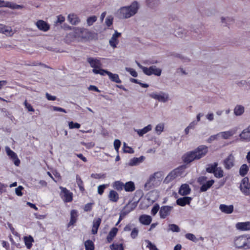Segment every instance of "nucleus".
<instances>
[{
  "mask_svg": "<svg viewBox=\"0 0 250 250\" xmlns=\"http://www.w3.org/2000/svg\"><path fill=\"white\" fill-rule=\"evenodd\" d=\"M67 20L72 25H77L80 22L81 20L78 16L74 14H70L67 17Z\"/></svg>",
  "mask_w": 250,
  "mask_h": 250,
  "instance_id": "4be33fe9",
  "label": "nucleus"
},
{
  "mask_svg": "<svg viewBox=\"0 0 250 250\" xmlns=\"http://www.w3.org/2000/svg\"><path fill=\"white\" fill-rule=\"evenodd\" d=\"M223 164L227 170H229L234 167L235 164L234 155L232 153L229 154L224 159Z\"/></svg>",
  "mask_w": 250,
  "mask_h": 250,
  "instance_id": "39448f33",
  "label": "nucleus"
},
{
  "mask_svg": "<svg viewBox=\"0 0 250 250\" xmlns=\"http://www.w3.org/2000/svg\"><path fill=\"white\" fill-rule=\"evenodd\" d=\"M68 126L69 128H79L80 127V125L79 123H74L73 122H70L68 123Z\"/></svg>",
  "mask_w": 250,
  "mask_h": 250,
  "instance_id": "5fc2aeb1",
  "label": "nucleus"
},
{
  "mask_svg": "<svg viewBox=\"0 0 250 250\" xmlns=\"http://www.w3.org/2000/svg\"><path fill=\"white\" fill-rule=\"evenodd\" d=\"M249 169V167L246 164H243L239 169L240 175L242 176H244L247 174Z\"/></svg>",
  "mask_w": 250,
  "mask_h": 250,
  "instance_id": "c9c22d12",
  "label": "nucleus"
},
{
  "mask_svg": "<svg viewBox=\"0 0 250 250\" xmlns=\"http://www.w3.org/2000/svg\"><path fill=\"white\" fill-rule=\"evenodd\" d=\"M106 186L105 185H102L98 187V192L100 195H102L105 189Z\"/></svg>",
  "mask_w": 250,
  "mask_h": 250,
  "instance_id": "0e129e2a",
  "label": "nucleus"
},
{
  "mask_svg": "<svg viewBox=\"0 0 250 250\" xmlns=\"http://www.w3.org/2000/svg\"><path fill=\"white\" fill-rule=\"evenodd\" d=\"M135 207L136 206L134 205V203H129L124 208L127 210H129L130 212L131 211H132L135 208Z\"/></svg>",
  "mask_w": 250,
  "mask_h": 250,
  "instance_id": "603ef678",
  "label": "nucleus"
},
{
  "mask_svg": "<svg viewBox=\"0 0 250 250\" xmlns=\"http://www.w3.org/2000/svg\"><path fill=\"white\" fill-rule=\"evenodd\" d=\"M97 18L96 16H92L88 17L86 20V23L88 26L92 25L97 21Z\"/></svg>",
  "mask_w": 250,
  "mask_h": 250,
  "instance_id": "c03bdc74",
  "label": "nucleus"
},
{
  "mask_svg": "<svg viewBox=\"0 0 250 250\" xmlns=\"http://www.w3.org/2000/svg\"><path fill=\"white\" fill-rule=\"evenodd\" d=\"M23 240L26 248L28 249H30L32 247V243L34 242L33 238L31 235L24 236Z\"/></svg>",
  "mask_w": 250,
  "mask_h": 250,
  "instance_id": "cd10ccee",
  "label": "nucleus"
},
{
  "mask_svg": "<svg viewBox=\"0 0 250 250\" xmlns=\"http://www.w3.org/2000/svg\"><path fill=\"white\" fill-rule=\"evenodd\" d=\"M244 112V108L243 106L238 105L234 109V113L236 116L242 115Z\"/></svg>",
  "mask_w": 250,
  "mask_h": 250,
  "instance_id": "e433bc0d",
  "label": "nucleus"
},
{
  "mask_svg": "<svg viewBox=\"0 0 250 250\" xmlns=\"http://www.w3.org/2000/svg\"><path fill=\"white\" fill-rule=\"evenodd\" d=\"M77 219V211L75 210H72L71 211V220L69 223V226L72 225L76 222Z\"/></svg>",
  "mask_w": 250,
  "mask_h": 250,
  "instance_id": "a19ab883",
  "label": "nucleus"
},
{
  "mask_svg": "<svg viewBox=\"0 0 250 250\" xmlns=\"http://www.w3.org/2000/svg\"><path fill=\"white\" fill-rule=\"evenodd\" d=\"M76 182L80 188V189L82 191H83L84 188L83 186V181L81 179V178L78 175H77V176H76Z\"/></svg>",
  "mask_w": 250,
  "mask_h": 250,
  "instance_id": "09e8293b",
  "label": "nucleus"
},
{
  "mask_svg": "<svg viewBox=\"0 0 250 250\" xmlns=\"http://www.w3.org/2000/svg\"><path fill=\"white\" fill-rule=\"evenodd\" d=\"M183 160L185 163H190L196 160L193 151L189 152L183 156Z\"/></svg>",
  "mask_w": 250,
  "mask_h": 250,
  "instance_id": "393cba45",
  "label": "nucleus"
},
{
  "mask_svg": "<svg viewBox=\"0 0 250 250\" xmlns=\"http://www.w3.org/2000/svg\"><path fill=\"white\" fill-rule=\"evenodd\" d=\"M23 189V188L22 186H19L18 188H16L15 189V192L16 194L18 196H21L22 195V193L21 192V190Z\"/></svg>",
  "mask_w": 250,
  "mask_h": 250,
  "instance_id": "052dcab7",
  "label": "nucleus"
},
{
  "mask_svg": "<svg viewBox=\"0 0 250 250\" xmlns=\"http://www.w3.org/2000/svg\"><path fill=\"white\" fill-rule=\"evenodd\" d=\"M113 188L117 190H121L124 187V184L123 183L120 181H116L113 183Z\"/></svg>",
  "mask_w": 250,
  "mask_h": 250,
  "instance_id": "79ce46f5",
  "label": "nucleus"
},
{
  "mask_svg": "<svg viewBox=\"0 0 250 250\" xmlns=\"http://www.w3.org/2000/svg\"><path fill=\"white\" fill-rule=\"evenodd\" d=\"M110 248L111 250H124V247L122 244H112L110 245Z\"/></svg>",
  "mask_w": 250,
  "mask_h": 250,
  "instance_id": "49530a36",
  "label": "nucleus"
},
{
  "mask_svg": "<svg viewBox=\"0 0 250 250\" xmlns=\"http://www.w3.org/2000/svg\"><path fill=\"white\" fill-rule=\"evenodd\" d=\"M85 250H94V245L93 242L90 240L86 241L84 243Z\"/></svg>",
  "mask_w": 250,
  "mask_h": 250,
  "instance_id": "ea45409f",
  "label": "nucleus"
},
{
  "mask_svg": "<svg viewBox=\"0 0 250 250\" xmlns=\"http://www.w3.org/2000/svg\"><path fill=\"white\" fill-rule=\"evenodd\" d=\"M125 190L127 192L133 191L135 189V187L134 183L131 181L126 182L124 185Z\"/></svg>",
  "mask_w": 250,
  "mask_h": 250,
  "instance_id": "7c9ffc66",
  "label": "nucleus"
},
{
  "mask_svg": "<svg viewBox=\"0 0 250 250\" xmlns=\"http://www.w3.org/2000/svg\"><path fill=\"white\" fill-rule=\"evenodd\" d=\"M113 19L111 16H108L106 18L105 22L107 26L109 27L112 24Z\"/></svg>",
  "mask_w": 250,
  "mask_h": 250,
  "instance_id": "bf43d9fd",
  "label": "nucleus"
},
{
  "mask_svg": "<svg viewBox=\"0 0 250 250\" xmlns=\"http://www.w3.org/2000/svg\"><path fill=\"white\" fill-rule=\"evenodd\" d=\"M190 191L191 189L189 186L187 184H184L181 186L178 192L181 195L184 196L189 194Z\"/></svg>",
  "mask_w": 250,
  "mask_h": 250,
  "instance_id": "aec40b11",
  "label": "nucleus"
},
{
  "mask_svg": "<svg viewBox=\"0 0 250 250\" xmlns=\"http://www.w3.org/2000/svg\"><path fill=\"white\" fill-rule=\"evenodd\" d=\"M138 9V3L137 1H134L130 6L122 7L120 9V13L124 18L127 19L134 15L137 12Z\"/></svg>",
  "mask_w": 250,
  "mask_h": 250,
  "instance_id": "f03ea898",
  "label": "nucleus"
},
{
  "mask_svg": "<svg viewBox=\"0 0 250 250\" xmlns=\"http://www.w3.org/2000/svg\"><path fill=\"white\" fill-rule=\"evenodd\" d=\"M123 150L125 152L129 153H132L134 152L133 150L130 147L126 146L125 143H124Z\"/></svg>",
  "mask_w": 250,
  "mask_h": 250,
  "instance_id": "6e6d98bb",
  "label": "nucleus"
},
{
  "mask_svg": "<svg viewBox=\"0 0 250 250\" xmlns=\"http://www.w3.org/2000/svg\"><path fill=\"white\" fill-rule=\"evenodd\" d=\"M208 152V148L206 146H200L193 151L196 160L205 156Z\"/></svg>",
  "mask_w": 250,
  "mask_h": 250,
  "instance_id": "0eeeda50",
  "label": "nucleus"
},
{
  "mask_svg": "<svg viewBox=\"0 0 250 250\" xmlns=\"http://www.w3.org/2000/svg\"><path fill=\"white\" fill-rule=\"evenodd\" d=\"M108 76L109 77V78L112 82H115L118 83H121L122 82L120 80V79H119V76L118 74L112 73L111 72H109L108 74Z\"/></svg>",
  "mask_w": 250,
  "mask_h": 250,
  "instance_id": "473e14b6",
  "label": "nucleus"
},
{
  "mask_svg": "<svg viewBox=\"0 0 250 250\" xmlns=\"http://www.w3.org/2000/svg\"><path fill=\"white\" fill-rule=\"evenodd\" d=\"M125 69L127 71L129 72L133 77H136L137 76V73L134 69L130 68H126Z\"/></svg>",
  "mask_w": 250,
  "mask_h": 250,
  "instance_id": "69168bd1",
  "label": "nucleus"
},
{
  "mask_svg": "<svg viewBox=\"0 0 250 250\" xmlns=\"http://www.w3.org/2000/svg\"><path fill=\"white\" fill-rule=\"evenodd\" d=\"M237 229L241 231H247L250 230V222H240L236 224Z\"/></svg>",
  "mask_w": 250,
  "mask_h": 250,
  "instance_id": "a211bd4d",
  "label": "nucleus"
},
{
  "mask_svg": "<svg viewBox=\"0 0 250 250\" xmlns=\"http://www.w3.org/2000/svg\"><path fill=\"white\" fill-rule=\"evenodd\" d=\"M143 159L144 157L143 156H141L139 158H134L130 160L129 165L130 166L137 165L140 163L143 160Z\"/></svg>",
  "mask_w": 250,
  "mask_h": 250,
  "instance_id": "58836bf2",
  "label": "nucleus"
},
{
  "mask_svg": "<svg viewBox=\"0 0 250 250\" xmlns=\"http://www.w3.org/2000/svg\"><path fill=\"white\" fill-rule=\"evenodd\" d=\"M88 32V30L83 28H75L74 31L68 34L67 37L80 42L86 39Z\"/></svg>",
  "mask_w": 250,
  "mask_h": 250,
  "instance_id": "7ed1b4c3",
  "label": "nucleus"
},
{
  "mask_svg": "<svg viewBox=\"0 0 250 250\" xmlns=\"http://www.w3.org/2000/svg\"><path fill=\"white\" fill-rule=\"evenodd\" d=\"M60 188L61 189V196L63 201L65 202H71L73 199L72 193L65 188L60 187Z\"/></svg>",
  "mask_w": 250,
  "mask_h": 250,
  "instance_id": "6e6552de",
  "label": "nucleus"
},
{
  "mask_svg": "<svg viewBox=\"0 0 250 250\" xmlns=\"http://www.w3.org/2000/svg\"><path fill=\"white\" fill-rule=\"evenodd\" d=\"M186 237L187 239H188L190 240H191L192 241H195L196 240V238L195 236L192 233H187L186 235Z\"/></svg>",
  "mask_w": 250,
  "mask_h": 250,
  "instance_id": "e2e57ef3",
  "label": "nucleus"
},
{
  "mask_svg": "<svg viewBox=\"0 0 250 250\" xmlns=\"http://www.w3.org/2000/svg\"><path fill=\"white\" fill-rule=\"evenodd\" d=\"M240 189L241 191L247 196L250 195V184L247 177L244 178L241 183Z\"/></svg>",
  "mask_w": 250,
  "mask_h": 250,
  "instance_id": "1a4fd4ad",
  "label": "nucleus"
},
{
  "mask_svg": "<svg viewBox=\"0 0 250 250\" xmlns=\"http://www.w3.org/2000/svg\"><path fill=\"white\" fill-rule=\"evenodd\" d=\"M121 141L118 139H116L114 142V146L115 149L116 150V151H119V149L121 146Z\"/></svg>",
  "mask_w": 250,
  "mask_h": 250,
  "instance_id": "4d7b16f0",
  "label": "nucleus"
},
{
  "mask_svg": "<svg viewBox=\"0 0 250 250\" xmlns=\"http://www.w3.org/2000/svg\"><path fill=\"white\" fill-rule=\"evenodd\" d=\"M91 177L95 179H101L104 178L105 175L104 174L93 173L91 175Z\"/></svg>",
  "mask_w": 250,
  "mask_h": 250,
  "instance_id": "13d9d810",
  "label": "nucleus"
},
{
  "mask_svg": "<svg viewBox=\"0 0 250 250\" xmlns=\"http://www.w3.org/2000/svg\"><path fill=\"white\" fill-rule=\"evenodd\" d=\"M118 232V229L116 228H113L109 231L108 236H107V241L108 243L112 241L114 237L116 236Z\"/></svg>",
  "mask_w": 250,
  "mask_h": 250,
  "instance_id": "c85d7f7f",
  "label": "nucleus"
},
{
  "mask_svg": "<svg viewBox=\"0 0 250 250\" xmlns=\"http://www.w3.org/2000/svg\"><path fill=\"white\" fill-rule=\"evenodd\" d=\"M140 222L145 225H149L152 221V218L148 215H142L139 217Z\"/></svg>",
  "mask_w": 250,
  "mask_h": 250,
  "instance_id": "5701e85b",
  "label": "nucleus"
},
{
  "mask_svg": "<svg viewBox=\"0 0 250 250\" xmlns=\"http://www.w3.org/2000/svg\"><path fill=\"white\" fill-rule=\"evenodd\" d=\"M144 69V73L146 75L150 76L154 74L159 76L161 75L162 70L157 68L155 65L151 66L148 68L146 67V68Z\"/></svg>",
  "mask_w": 250,
  "mask_h": 250,
  "instance_id": "9b49d317",
  "label": "nucleus"
},
{
  "mask_svg": "<svg viewBox=\"0 0 250 250\" xmlns=\"http://www.w3.org/2000/svg\"><path fill=\"white\" fill-rule=\"evenodd\" d=\"M236 132V130L235 129H232L228 131H223L219 133L220 136L223 139H229L231 137L233 136Z\"/></svg>",
  "mask_w": 250,
  "mask_h": 250,
  "instance_id": "6ab92c4d",
  "label": "nucleus"
},
{
  "mask_svg": "<svg viewBox=\"0 0 250 250\" xmlns=\"http://www.w3.org/2000/svg\"><path fill=\"white\" fill-rule=\"evenodd\" d=\"M173 209L172 206H164L160 208L159 211L160 217L161 219H165L170 215V212Z\"/></svg>",
  "mask_w": 250,
  "mask_h": 250,
  "instance_id": "f8f14e48",
  "label": "nucleus"
},
{
  "mask_svg": "<svg viewBox=\"0 0 250 250\" xmlns=\"http://www.w3.org/2000/svg\"><path fill=\"white\" fill-rule=\"evenodd\" d=\"M219 136V133L210 136L207 140V142L208 143H211L212 142L217 140Z\"/></svg>",
  "mask_w": 250,
  "mask_h": 250,
  "instance_id": "8fccbe9b",
  "label": "nucleus"
},
{
  "mask_svg": "<svg viewBox=\"0 0 250 250\" xmlns=\"http://www.w3.org/2000/svg\"><path fill=\"white\" fill-rule=\"evenodd\" d=\"M16 32L17 30L12 29L11 26L0 23V33L4 34L7 37H12Z\"/></svg>",
  "mask_w": 250,
  "mask_h": 250,
  "instance_id": "423d86ee",
  "label": "nucleus"
},
{
  "mask_svg": "<svg viewBox=\"0 0 250 250\" xmlns=\"http://www.w3.org/2000/svg\"><path fill=\"white\" fill-rule=\"evenodd\" d=\"M24 104L29 111H31V112L34 111V109L32 107V105L30 104H28L26 100H25L24 101Z\"/></svg>",
  "mask_w": 250,
  "mask_h": 250,
  "instance_id": "680f3d73",
  "label": "nucleus"
},
{
  "mask_svg": "<svg viewBox=\"0 0 250 250\" xmlns=\"http://www.w3.org/2000/svg\"><path fill=\"white\" fill-rule=\"evenodd\" d=\"M240 138L243 140L250 141V129L249 126L240 134Z\"/></svg>",
  "mask_w": 250,
  "mask_h": 250,
  "instance_id": "a878e982",
  "label": "nucleus"
},
{
  "mask_svg": "<svg viewBox=\"0 0 250 250\" xmlns=\"http://www.w3.org/2000/svg\"><path fill=\"white\" fill-rule=\"evenodd\" d=\"M151 129V125H149L142 129L137 130L136 131L139 136H142L144 134H146V133L150 131Z\"/></svg>",
  "mask_w": 250,
  "mask_h": 250,
  "instance_id": "f704fd0d",
  "label": "nucleus"
},
{
  "mask_svg": "<svg viewBox=\"0 0 250 250\" xmlns=\"http://www.w3.org/2000/svg\"><path fill=\"white\" fill-rule=\"evenodd\" d=\"M191 200V197L186 196L178 199L176 200V203L178 205L183 207L186 205L189 204Z\"/></svg>",
  "mask_w": 250,
  "mask_h": 250,
  "instance_id": "412c9836",
  "label": "nucleus"
},
{
  "mask_svg": "<svg viewBox=\"0 0 250 250\" xmlns=\"http://www.w3.org/2000/svg\"><path fill=\"white\" fill-rule=\"evenodd\" d=\"M218 165L217 162L209 165L206 170L209 173H213L216 178H221L224 176V171L221 167H217Z\"/></svg>",
  "mask_w": 250,
  "mask_h": 250,
  "instance_id": "20e7f679",
  "label": "nucleus"
},
{
  "mask_svg": "<svg viewBox=\"0 0 250 250\" xmlns=\"http://www.w3.org/2000/svg\"><path fill=\"white\" fill-rule=\"evenodd\" d=\"M233 246L238 249H250V237L248 235H241L234 238Z\"/></svg>",
  "mask_w": 250,
  "mask_h": 250,
  "instance_id": "f257e3e1",
  "label": "nucleus"
},
{
  "mask_svg": "<svg viewBox=\"0 0 250 250\" xmlns=\"http://www.w3.org/2000/svg\"><path fill=\"white\" fill-rule=\"evenodd\" d=\"M101 223V219L100 218H98L95 219L93 222V226L92 229V233L93 234H95L97 233V231L98 228L100 225Z\"/></svg>",
  "mask_w": 250,
  "mask_h": 250,
  "instance_id": "bb28decb",
  "label": "nucleus"
},
{
  "mask_svg": "<svg viewBox=\"0 0 250 250\" xmlns=\"http://www.w3.org/2000/svg\"><path fill=\"white\" fill-rule=\"evenodd\" d=\"M145 243L146 245V247L149 248L150 250H159L155 245L152 244L150 241L148 240H145Z\"/></svg>",
  "mask_w": 250,
  "mask_h": 250,
  "instance_id": "a18cd8bd",
  "label": "nucleus"
},
{
  "mask_svg": "<svg viewBox=\"0 0 250 250\" xmlns=\"http://www.w3.org/2000/svg\"><path fill=\"white\" fill-rule=\"evenodd\" d=\"M177 176V173L176 170H173L166 177L165 181L167 183H168L176 178Z\"/></svg>",
  "mask_w": 250,
  "mask_h": 250,
  "instance_id": "2f4dec72",
  "label": "nucleus"
},
{
  "mask_svg": "<svg viewBox=\"0 0 250 250\" xmlns=\"http://www.w3.org/2000/svg\"><path fill=\"white\" fill-rule=\"evenodd\" d=\"M35 25L39 30L43 32H47L50 29V25L42 20L37 21Z\"/></svg>",
  "mask_w": 250,
  "mask_h": 250,
  "instance_id": "4468645a",
  "label": "nucleus"
},
{
  "mask_svg": "<svg viewBox=\"0 0 250 250\" xmlns=\"http://www.w3.org/2000/svg\"><path fill=\"white\" fill-rule=\"evenodd\" d=\"M160 209L159 205L158 204H155L151 210V214L153 216L155 215Z\"/></svg>",
  "mask_w": 250,
  "mask_h": 250,
  "instance_id": "3c124183",
  "label": "nucleus"
},
{
  "mask_svg": "<svg viewBox=\"0 0 250 250\" xmlns=\"http://www.w3.org/2000/svg\"><path fill=\"white\" fill-rule=\"evenodd\" d=\"M138 234V230L136 228H134L132 230L130 235L132 238L134 239L137 236Z\"/></svg>",
  "mask_w": 250,
  "mask_h": 250,
  "instance_id": "338daca9",
  "label": "nucleus"
},
{
  "mask_svg": "<svg viewBox=\"0 0 250 250\" xmlns=\"http://www.w3.org/2000/svg\"><path fill=\"white\" fill-rule=\"evenodd\" d=\"M150 97L153 99L158 100L159 102L165 103L168 100V95L167 93L160 92L152 93L149 95Z\"/></svg>",
  "mask_w": 250,
  "mask_h": 250,
  "instance_id": "9d476101",
  "label": "nucleus"
},
{
  "mask_svg": "<svg viewBox=\"0 0 250 250\" xmlns=\"http://www.w3.org/2000/svg\"><path fill=\"white\" fill-rule=\"evenodd\" d=\"M164 125L163 124H160L156 125L155 127L156 131L160 134L164 129Z\"/></svg>",
  "mask_w": 250,
  "mask_h": 250,
  "instance_id": "864d4df0",
  "label": "nucleus"
},
{
  "mask_svg": "<svg viewBox=\"0 0 250 250\" xmlns=\"http://www.w3.org/2000/svg\"><path fill=\"white\" fill-rule=\"evenodd\" d=\"M214 181L213 180H211L207 181L206 183L203 184L200 188V190L202 192L206 191L209 188L211 187V186L213 185Z\"/></svg>",
  "mask_w": 250,
  "mask_h": 250,
  "instance_id": "72a5a7b5",
  "label": "nucleus"
},
{
  "mask_svg": "<svg viewBox=\"0 0 250 250\" xmlns=\"http://www.w3.org/2000/svg\"><path fill=\"white\" fill-rule=\"evenodd\" d=\"M108 198L111 201L117 202L119 199V195L116 191L112 190L109 192Z\"/></svg>",
  "mask_w": 250,
  "mask_h": 250,
  "instance_id": "c756f323",
  "label": "nucleus"
},
{
  "mask_svg": "<svg viewBox=\"0 0 250 250\" xmlns=\"http://www.w3.org/2000/svg\"><path fill=\"white\" fill-rule=\"evenodd\" d=\"M168 229L172 232H179L180 229L179 227L175 224H170L168 225Z\"/></svg>",
  "mask_w": 250,
  "mask_h": 250,
  "instance_id": "de8ad7c7",
  "label": "nucleus"
},
{
  "mask_svg": "<svg viewBox=\"0 0 250 250\" xmlns=\"http://www.w3.org/2000/svg\"><path fill=\"white\" fill-rule=\"evenodd\" d=\"M87 61L93 69H98L102 67V64L100 60L97 58L89 57L87 58Z\"/></svg>",
  "mask_w": 250,
  "mask_h": 250,
  "instance_id": "dca6fc26",
  "label": "nucleus"
},
{
  "mask_svg": "<svg viewBox=\"0 0 250 250\" xmlns=\"http://www.w3.org/2000/svg\"><path fill=\"white\" fill-rule=\"evenodd\" d=\"M0 7H8L12 9H21L23 7L22 5H18L16 3L0 0Z\"/></svg>",
  "mask_w": 250,
  "mask_h": 250,
  "instance_id": "ddd939ff",
  "label": "nucleus"
},
{
  "mask_svg": "<svg viewBox=\"0 0 250 250\" xmlns=\"http://www.w3.org/2000/svg\"><path fill=\"white\" fill-rule=\"evenodd\" d=\"M219 209L222 212L230 214L233 211V206L232 205L227 206L224 204H221L219 206Z\"/></svg>",
  "mask_w": 250,
  "mask_h": 250,
  "instance_id": "b1692460",
  "label": "nucleus"
},
{
  "mask_svg": "<svg viewBox=\"0 0 250 250\" xmlns=\"http://www.w3.org/2000/svg\"><path fill=\"white\" fill-rule=\"evenodd\" d=\"M65 20L64 17L60 15L57 16V20L56 23H62Z\"/></svg>",
  "mask_w": 250,
  "mask_h": 250,
  "instance_id": "774afa93",
  "label": "nucleus"
},
{
  "mask_svg": "<svg viewBox=\"0 0 250 250\" xmlns=\"http://www.w3.org/2000/svg\"><path fill=\"white\" fill-rule=\"evenodd\" d=\"M5 151L7 155L14 161V164L16 166H19L20 164V161L18 159L17 154L8 146L5 147Z\"/></svg>",
  "mask_w": 250,
  "mask_h": 250,
  "instance_id": "2eb2a0df",
  "label": "nucleus"
},
{
  "mask_svg": "<svg viewBox=\"0 0 250 250\" xmlns=\"http://www.w3.org/2000/svg\"><path fill=\"white\" fill-rule=\"evenodd\" d=\"M121 36V33H118L117 31H115L114 34L112 35L111 38L109 40V44L113 48H116L119 42L118 38Z\"/></svg>",
  "mask_w": 250,
  "mask_h": 250,
  "instance_id": "f3484780",
  "label": "nucleus"
},
{
  "mask_svg": "<svg viewBox=\"0 0 250 250\" xmlns=\"http://www.w3.org/2000/svg\"><path fill=\"white\" fill-rule=\"evenodd\" d=\"M92 72L95 74H100L101 76H104L105 74H107L108 75V74L109 72V71L101 69V68L98 69H93Z\"/></svg>",
  "mask_w": 250,
  "mask_h": 250,
  "instance_id": "4c0bfd02",
  "label": "nucleus"
},
{
  "mask_svg": "<svg viewBox=\"0 0 250 250\" xmlns=\"http://www.w3.org/2000/svg\"><path fill=\"white\" fill-rule=\"evenodd\" d=\"M155 173L153 175L149 177V180L147 181V182L145 185V188H146V190L149 189V188L151 187V182H152L155 180Z\"/></svg>",
  "mask_w": 250,
  "mask_h": 250,
  "instance_id": "37998d69",
  "label": "nucleus"
}]
</instances>
